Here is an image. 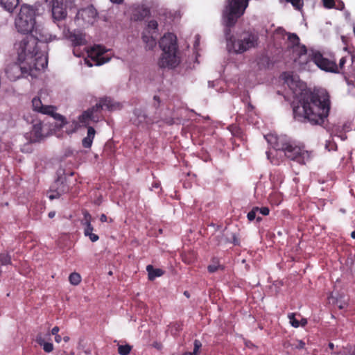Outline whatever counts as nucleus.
Wrapping results in <instances>:
<instances>
[{
	"mask_svg": "<svg viewBox=\"0 0 355 355\" xmlns=\"http://www.w3.org/2000/svg\"><path fill=\"white\" fill-rule=\"evenodd\" d=\"M18 54L19 64H13L6 69V73L8 78L15 80L21 75V71L26 67L21 64L25 63L30 70H41L48 65L47 53L45 51L40 50L37 46L35 38L29 34L19 39L15 44Z\"/></svg>",
	"mask_w": 355,
	"mask_h": 355,
	"instance_id": "1",
	"label": "nucleus"
},
{
	"mask_svg": "<svg viewBox=\"0 0 355 355\" xmlns=\"http://www.w3.org/2000/svg\"><path fill=\"white\" fill-rule=\"evenodd\" d=\"M300 105L293 107L294 117L297 120L304 119L312 125L323 126L331 109L330 96L327 92L304 94Z\"/></svg>",
	"mask_w": 355,
	"mask_h": 355,
	"instance_id": "2",
	"label": "nucleus"
},
{
	"mask_svg": "<svg viewBox=\"0 0 355 355\" xmlns=\"http://www.w3.org/2000/svg\"><path fill=\"white\" fill-rule=\"evenodd\" d=\"M288 42L290 43L289 47L293 49V51L297 53L302 64H308L312 62L321 70L327 72L337 71L336 64L332 60L324 58L320 51L307 49L305 45H301L300 38L295 33L288 34Z\"/></svg>",
	"mask_w": 355,
	"mask_h": 355,
	"instance_id": "3",
	"label": "nucleus"
},
{
	"mask_svg": "<svg viewBox=\"0 0 355 355\" xmlns=\"http://www.w3.org/2000/svg\"><path fill=\"white\" fill-rule=\"evenodd\" d=\"M250 0H227L222 14L223 24L225 26L224 33L227 46H233L235 42L231 28L235 26L238 19L243 15L248 6Z\"/></svg>",
	"mask_w": 355,
	"mask_h": 355,
	"instance_id": "4",
	"label": "nucleus"
},
{
	"mask_svg": "<svg viewBox=\"0 0 355 355\" xmlns=\"http://www.w3.org/2000/svg\"><path fill=\"white\" fill-rule=\"evenodd\" d=\"M162 50L157 64L161 69H174L180 63L176 35L171 33L164 34L159 41Z\"/></svg>",
	"mask_w": 355,
	"mask_h": 355,
	"instance_id": "5",
	"label": "nucleus"
},
{
	"mask_svg": "<svg viewBox=\"0 0 355 355\" xmlns=\"http://www.w3.org/2000/svg\"><path fill=\"white\" fill-rule=\"evenodd\" d=\"M36 9L33 6L23 5L15 19V26L18 32L27 35L31 32L36 24Z\"/></svg>",
	"mask_w": 355,
	"mask_h": 355,
	"instance_id": "6",
	"label": "nucleus"
},
{
	"mask_svg": "<svg viewBox=\"0 0 355 355\" xmlns=\"http://www.w3.org/2000/svg\"><path fill=\"white\" fill-rule=\"evenodd\" d=\"M107 109L109 111H113L119 110L121 108V104L119 103L114 102L110 98H101L98 103H96L95 106L85 111L81 116L79 117L80 123H85L88 120H91L94 122H97L99 120V113L101 110Z\"/></svg>",
	"mask_w": 355,
	"mask_h": 355,
	"instance_id": "7",
	"label": "nucleus"
},
{
	"mask_svg": "<svg viewBox=\"0 0 355 355\" xmlns=\"http://www.w3.org/2000/svg\"><path fill=\"white\" fill-rule=\"evenodd\" d=\"M32 106L35 112L43 114H47L53 117L55 121V127L61 129L66 124L65 118L55 112L56 107L53 105H44L40 96H36L32 100Z\"/></svg>",
	"mask_w": 355,
	"mask_h": 355,
	"instance_id": "8",
	"label": "nucleus"
},
{
	"mask_svg": "<svg viewBox=\"0 0 355 355\" xmlns=\"http://www.w3.org/2000/svg\"><path fill=\"white\" fill-rule=\"evenodd\" d=\"M259 37L251 32L243 33L241 39L233 42L232 48L236 53H242L258 45Z\"/></svg>",
	"mask_w": 355,
	"mask_h": 355,
	"instance_id": "9",
	"label": "nucleus"
},
{
	"mask_svg": "<svg viewBox=\"0 0 355 355\" xmlns=\"http://www.w3.org/2000/svg\"><path fill=\"white\" fill-rule=\"evenodd\" d=\"M284 155L288 159L301 164H305L306 160L309 157L307 151L291 142L286 147Z\"/></svg>",
	"mask_w": 355,
	"mask_h": 355,
	"instance_id": "10",
	"label": "nucleus"
},
{
	"mask_svg": "<svg viewBox=\"0 0 355 355\" xmlns=\"http://www.w3.org/2000/svg\"><path fill=\"white\" fill-rule=\"evenodd\" d=\"M44 2L51 10L55 20L60 21L67 17V12L63 0H44Z\"/></svg>",
	"mask_w": 355,
	"mask_h": 355,
	"instance_id": "11",
	"label": "nucleus"
},
{
	"mask_svg": "<svg viewBox=\"0 0 355 355\" xmlns=\"http://www.w3.org/2000/svg\"><path fill=\"white\" fill-rule=\"evenodd\" d=\"M106 49L101 45H94L88 51V56L96 62V65H102L110 61V58L105 55Z\"/></svg>",
	"mask_w": 355,
	"mask_h": 355,
	"instance_id": "12",
	"label": "nucleus"
},
{
	"mask_svg": "<svg viewBox=\"0 0 355 355\" xmlns=\"http://www.w3.org/2000/svg\"><path fill=\"white\" fill-rule=\"evenodd\" d=\"M265 139L277 153L278 151L284 153L286 147L290 144V141H288L286 138L278 137L272 134L266 135Z\"/></svg>",
	"mask_w": 355,
	"mask_h": 355,
	"instance_id": "13",
	"label": "nucleus"
},
{
	"mask_svg": "<svg viewBox=\"0 0 355 355\" xmlns=\"http://www.w3.org/2000/svg\"><path fill=\"white\" fill-rule=\"evenodd\" d=\"M29 35H33L36 40V42L47 43L51 41V35L40 25H35L33 31L30 32Z\"/></svg>",
	"mask_w": 355,
	"mask_h": 355,
	"instance_id": "14",
	"label": "nucleus"
},
{
	"mask_svg": "<svg viewBox=\"0 0 355 355\" xmlns=\"http://www.w3.org/2000/svg\"><path fill=\"white\" fill-rule=\"evenodd\" d=\"M31 123H32V128L30 131V140L31 142L39 141L44 137L42 133V122L41 120L32 119Z\"/></svg>",
	"mask_w": 355,
	"mask_h": 355,
	"instance_id": "15",
	"label": "nucleus"
},
{
	"mask_svg": "<svg viewBox=\"0 0 355 355\" xmlns=\"http://www.w3.org/2000/svg\"><path fill=\"white\" fill-rule=\"evenodd\" d=\"M91 218L92 216L89 213L87 212L85 214V223H83L85 225L84 234L85 236H88L91 241L96 242L99 239V237L97 234L92 232L94 227L91 224Z\"/></svg>",
	"mask_w": 355,
	"mask_h": 355,
	"instance_id": "16",
	"label": "nucleus"
},
{
	"mask_svg": "<svg viewBox=\"0 0 355 355\" xmlns=\"http://www.w3.org/2000/svg\"><path fill=\"white\" fill-rule=\"evenodd\" d=\"M97 15V11L93 6H89L85 8H83L78 12V15H79L84 21H87L88 23L94 19Z\"/></svg>",
	"mask_w": 355,
	"mask_h": 355,
	"instance_id": "17",
	"label": "nucleus"
},
{
	"mask_svg": "<svg viewBox=\"0 0 355 355\" xmlns=\"http://www.w3.org/2000/svg\"><path fill=\"white\" fill-rule=\"evenodd\" d=\"M135 119H132L133 123L137 125H142L143 124H151L153 123V120L148 117L144 111L136 110L135 111Z\"/></svg>",
	"mask_w": 355,
	"mask_h": 355,
	"instance_id": "18",
	"label": "nucleus"
},
{
	"mask_svg": "<svg viewBox=\"0 0 355 355\" xmlns=\"http://www.w3.org/2000/svg\"><path fill=\"white\" fill-rule=\"evenodd\" d=\"M280 78L284 80V83L286 84L291 89H293L297 86L298 77L294 76L292 72H284L282 73Z\"/></svg>",
	"mask_w": 355,
	"mask_h": 355,
	"instance_id": "19",
	"label": "nucleus"
},
{
	"mask_svg": "<svg viewBox=\"0 0 355 355\" xmlns=\"http://www.w3.org/2000/svg\"><path fill=\"white\" fill-rule=\"evenodd\" d=\"M96 131L93 127L89 126L87 128V135L82 141V144L84 148H89L93 142Z\"/></svg>",
	"mask_w": 355,
	"mask_h": 355,
	"instance_id": "20",
	"label": "nucleus"
},
{
	"mask_svg": "<svg viewBox=\"0 0 355 355\" xmlns=\"http://www.w3.org/2000/svg\"><path fill=\"white\" fill-rule=\"evenodd\" d=\"M146 270L148 272V279L150 281H153L156 277H161L164 274L163 270L160 268H154L152 265H148L146 266Z\"/></svg>",
	"mask_w": 355,
	"mask_h": 355,
	"instance_id": "21",
	"label": "nucleus"
},
{
	"mask_svg": "<svg viewBox=\"0 0 355 355\" xmlns=\"http://www.w3.org/2000/svg\"><path fill=\"white\" fill-rule=\"evenodd\" d=\"M225 267L220 264V259L218 257H213L211 263L207 266V270L209 273H214L218 270H223Z\"/></svg>",
	"mask_w": 355,
	"mask_h": 355,
	"instance_id": "22",
	"label": "nucleus"
},
{
	"mask_svg": "<svg viewBox=\"0 0 355 355\" xmlns=\"http://www.w3.org/2000/svg\"><path fill=\"white\" fill-rule=\"evenodd\" d=\"M19 3V0H0L1 6L8 12H12Z\"/></svg>",
	"mask_w": 355,
	"mask_h": 355,
	"instance_id": "23",
	"label": "nucleus"
},
{
	"mask_svg": "<svg viewBox=\"0 0 355 355\" xmlns=\"http://www.w3.org/2000/svg\"><path fill=\"white\" fill-rule=\"evenodd\" d=\"M228 130L231 132L232 135L236 137H242V130L239 126L236 124H232L228 127Z\"/></svg>",
	"mask_w": 355,
	"mask_h": 355,
	"instance_id": "24",
	"label": "nucleus"
},
{
	"mask_svg": "<svg viewBox=\"0 0 355 355\" xmlns=\"http://www.w3.org/2000/svg\"><path fill=\"white\" fill-rule=\"evenodd\" d=\"M69 281L72 285L77 286L81 282V276L78 272H72L69 275Z\"/></svg>",
	"mask_w": 355,
	"mask_h": 355,
	"instance_id": "25",
	"label": "nucleus"
},
{
	"mask_svg": "<svg viewBox=\"0 0 355 355\" xmlns=\"http://www.w3.org/2000/svg\"><path fill=\"white\" fill-rule=\"evenodd\" d=\"M132 349V347L128 344L124 345H119L118 346V353L120 355H128L131 350Z\"/></svg>",
	"mask_w": 355,
	"mask_h": 355,
	"instance_id": "26",
	"label": "nucleus"
},
{
	"mask_svg": "<svg viewBox=\"0 0 355 355\" xmlns=\"http://www.w3.org/2000/svg\"><path fill=\"white\" fill-rule=\"evenodd\" d=\"M85 39L82 35H74L72 37V42L74 46H80L85 44Z\"/></svg>",
	"mask_w": 355,
	"mask_h": 355,
	"instance_id": "27",
	"label": "nucleus"
},
{
	"mask_svg": "<svg viewBox=\"0 0 355 355\" xmlns=\"http://www.w3.org/2000/svg\"><path fill=\"white\" fill-rule=\"evenodd\" d=\"M0 263L3 266L11 264V257L8 253L0 254Z\"/></svg>",
	"mask_w": 355,
	"mask_h": 355,
	"instance_id": "28",
	"label": "nucleus"
},
{
	"mask_svg": "<svg viewBox=\"0 0 355 355\" xmlns=\"http://www.w3.org/2000/svg\"><path fill=\"white\" fill-rule=\"evenodd\" d=\"M286 1L291 3L293 8L297 10H301L304 6L303 0H286Z\"/></svg>",
	"mask_w": 355,
	"mask_h": 355,
	"instance_id": "29",
	"label": "nucleus"
},
{
	"mask_svg": "<svg viewBox=\"0 0 355 355\" xmlns=\"http://www.w3.org/2000/svg\"><path fill=\"white\" fill-rule=\"evenodd\" d=\"M142 39L144 42L148 44L147 46L149 49H153V47L156 44L155 40L153 39V37L143 35Z\"/></svg>",
	"mask_w": 355,
	"mask_h": 355,
	"instance_id": "30",
	"label": "nucleus"
},
{
	"mask_svg": "<svg viewBox=\"0 0 355 355\" xmlns=\"http://www.w3.org/2000/svg\"><path fill=\"white\" fill-rule=\"evenodd\" d=\"M288 318H289L290 320V323L291 324L293 327H295V328H297L300 326V322L298 321V320H297L295 318V314L292 313H289L288 315Z\"/></svg>",
	"mask_w": 355,
	"mask_h": 355,
	"instance_id": "31",
	"label": "nucleus"
},
{
	"mask_svg": "<svg viewBox=\"0 0 355 355\" xmlns=\"http://www.w3.org/2000/svg\"><path fill=\"white\" fill-rule=\"evenodd\" d=\"M269 200L272 204H275L276 205H278L282 200L280 199L279 195L277 193H274V194L270 195L269 197Z\"/></svg>",
	"mask_w": 355,
	"mask_h": 355,
	"instance_id": "32",
	"label": "nucleus"
},
{
	"mask_svg": "<svg viewBox=\"0 0 355 355\" xmlns=\"http://www.w3.org/2000/svg\"><path fill=\"white\" fill-rule=\"evenodd\" d=\"M259 207H254L252 209L248 212L247 217L250 221H252L256 218L257 213L258 212Z\"/></svg>",
	"mask_w": 355,
	"mask_h": 355,
	"instance_id": "33",
	"label": "nucleus"
},
{
	"mask_svg": "<svg viewBox=\"0 0 355 355\" xmlns=\"http://www.w3.org/2000/svg\"><path fill=\"white\" fill-rule=\"evenodd\" d=\"M323 6L327 9L334 8L335 6V0H322Z\"/></svg>",
	"mask_w": 355,
	"mask_h": 355,
	"instance_id": "34",
	"label": "nucleus"
},
{
	"mask_svg": "<svg viewBox=\"0 0 355 355\" xmlns=\"http://www.w3.org/2000/svg\"><path fill=\"white\" fill-rule=\"evenodd\" d=\"M332 355H355V351L344 349L336 353H334Z\"/></svg>",
	"mask_w": 355,
	"mask_h": 355,
	"instance_id": "35",
	"label": "nucleus"
},
{
	"mask_svg": "<svg viewBox=\"0 0 355 355\" xmlns=\"http://www.w3.org/2000/svg\"><path fill=\"white\" fill-rule=\"evenodd\" d=\"M53 349H54V347H53V343H51L46 342L43 345V349L46 353H50V352H53Z\"/></svg>",
	"mask_w": 355,
	"mask_h": 355,
	"instance_id": "36",
	"label": "nucleus"
},
{
	"mask_svg": "<svg viewBox=\"0 0 355 355\" xmlns=\"http://www.w3.org/2000/svg\"><path fill=\"white\" fill-rule=\"evenodd\" d=\"M193 344H194L193 351L191 353L193 354L194 355H197V354L199 352L200 348L202 346V344H201L200 341L198 340H195Z\"/></svg>",
	"mask_w": 355,
	"mask_h": 355,
	"instance_id": "37",
	"label": "nucleus"
},
{
	"mask_svg": "<svg viewBox=\"0 0 355 355\" xmlns=\"http://www.w3.org/2000/svg\"><path fill=\"white\" fill-rule=\"evenodd\" d=\"M335 64H336L334 61H333ZM346 63V58L345 57H343L340 58V61H339V64L337 65V71L335 72V73H338L339 72V69H343L344 66H345V64Z\"/></svg>",
	"mask_w": 355,
	"mask_h": 355,
	"instance_id": "38",
	"label": "nucleus"
},
{
	"mask_svg": "<svg viewBox=\"0 0 355 355\" xmlns=\"http://www.w3.org/2000/svg\"><path fill=\"white\" fill-rule=\"evenodd\" d=\"M158 27V24L155 20H150L148 24V28L150 30H157Z\"/></svg>",
	"mask_w": 355,
	"mask_h": 355,
	"instance_id": "39",
	"label": "nucleus"
},
{
	"mask_svg": "<svg viewBox=\"0 0 355 355\" xmlns=\"http://www.w3.org/2000/svg\"><path fill=\"white\" fill-rule=\"evenodd\" d=\"M325 148L328 149V150H335L336 148V144L334 141H327Z\"/></svg>",
	"mask_w": 355,
	"mask_h": 355,
	"instance_id": "40",
	"label": "nucleus"
},
{
	"mask_svg": "<svg viewBox=\"0 0 355 355\" xmlns=\"http://www.w3.org/2000/svg\"><path fill=\"white\" fill-rule=\"evenodd\" d=\"M334 8L343 10L345 8V4L341 0H337L336 3L335 2Z\"/></svg>",
	"mask_w": 355,
	"mask_h": 355,
	"instance_id": "41",
	"label": "nucleus"
},
{
	"mask_svg": "<svg viewBox=\"0 0 355 355\" xmlns=\"http://www.w3.org/2000/svg\"><path fill=\"white\" fill-rule=\"evenodd\" d=\"M258 212H259L263 216H268L269 214L270 210L267 207H263L261 208L259 207Z\"/></svg>",
	"mask_w": 355,
	"mask_h": 355,
	"instance_id": "42",
	"label": "nucleus"
},
{
	"mask_svg": "<svg viewBox=\"0 0 355 355\" xmlns=\"http://www.w3.org/2000/svg\"><path fill=\"white\" fill-rule=\"evenodd\" d=\"M35 340H36L37 343L38 345H40V346H43V345L46 343L44 341V339L43 338V337L41 335L37 336Z\"/></svg>",
	"mask_w": 355,
	"mask_h": 355,
	"instance_id": "43",
	"label": "nucleus"
},
{
	"mask_svg": "<svg viewBox=\"0 0 355 355\" xmlns=\"http://www.w3.org/2000/svg\"><path fill=\"white\" fill-rule=\"evenodd\" d=\"M232 243L234 245H240V240H239V239L235 234H234L233 236H232Z\"/></svg>",
	"mask_w": 355,
	"mask_h": 355,
	"instance_id": "44",
	"label": "nucleus"
},
{
	"mask_svg": "<svg viewBox=\"0 0 355 355\" xmlns=\"http://www.w3.org/2000/svg\"><path fill=\"white\" fill-rule=\"evenodd\" d=\"M59 331H60V328L58 326H55L51 329V333L52 335H58Z\"/></svg>",
	"mask_w": 355,
	"mask_h": 355,
	"instance_id": "45",
	"label": "nucleus"
},
{
	"mask_svg": "<svg viewBox=\"0 0 355 355\" xmlns=\"http://www.w3.org/2000/svg\"><path fill=\"white\" fill-rule=\"evenodd\" d=\"M272 154V153L270 152H266V155H267V157L268 159L270 161V162L273 164H278V162L277 161H274L273 159H272L270 158V155Z\"/></svg>",
	"mask_w": 355,
	"mask_h": 355,
	"instance_id": "46",
	"label": "nucleus"
},
{
	"mask_svg": "<svg viewBox=\"0 0 355 355\" xmlns=\"http://www.w3.org/2000/svg\"><path fill=\"white\" fill-rule=\"evenodd\" d=\"M107 220V217L106 216L105 214H103L101 215L100 216V220L102 222V223H105L106 222Z\"/></svg>",
	"mask_w": 355,
	"mask_h": 355,
	"instance_id": "47",
	"label": "nucleus"
},
{
	"mask_svg": "<svg viewBox=\"0 0 355 355\" xmlns=\"http://www.w3.org/2000/svg\"><path fill=\"white\" fill-rule=\"evenodd\" d=\"M62 340V337L60 335H55V341L58 343H60Z\"/></svg>",
	"mask_w": 355,
	"mask_h": 355,
	"instance_id": "48",
	"label": "nucleus"
},
{
	"mask_svg": "<svg viewBox=\"0 0 355 355\" xmlns=\"http://www.w3.org/2000/svg\"><path fill=\"white\" fill-rule=\"evenodd\" d=\"M247 110H248V111L251 112L254 110V106L250 103H248V106H247Z\"/></svg>",
	"mask_w": 355,
	"mask_h": 355,
	"instance_id": "49",
	"label": "nucleus"
},
{
	"mask_svg": "<svg viewBox=\"0 0 355 355\" xmlns=\"http://www.w3.org/2000/svg\"><path fill=\"white\" fill-rule=\"evenodd\" d=\"M111 2L116 4H121L123 2V0H110Z\"/></svg>",
	"mask_w": 355,
	"mask_h": 355,
	"instance_id": "50",
	"label": "nucleus"
},
{
	"mask_svg": "<svg viewBox=\"0 0 355 355\" xmlns=\"http://www.w3.org/2000/svg\"><path fill=\"white\" fill-rule=\"evenodd\" d=\"M300 323L302 327H304L307 324V321L306 319H302Z\"/></svg>",
	"mask_w": 355,
	"mask_h": 355,
	"instance_id": "51",
	"label": "nucleus"
},
{
	"mask_svg": "<svg viewBox=\"0 0 355 355\" xmlns=\"http://www.w3.org/2000/svg\"><path fill=\"white\" fill-rule=\"evenodd\" d=\"M154 100L156 101L157 102V104L156 105L157 107L159 106V103H160V101H159V97L157 96H154Z\"/></svg>",
	"mask_w": 355,
	"mask_h": 355,
	"instance_id": "52",
	"label": "nucleus"
},
{
	"mask_svg": "<svg viewBox=\"0 0 355 355\" xmlns=\"http://www.w3.org/2000/svg\"><path fill=\"white\" fill-rule=\"evenodd\" d=\"M341 40L343 41V42L347 45V37H345V36H341Z\"/></svg>",
	"mask_w": 355,
	"mask_h": 355,
	"instance_id": "53",
	"label": "nucleus"
},
{
	"mask_svg": "<svg viewBox=\"0 0 355 355\" xmlns=\"http://www.w3.org/2000/svg\"><path fill=\"white\" fill-rule=\"evenodd\" d=\"M55 215V211H50L48 214V216L50 218H53Z\"/></svg>",
	"mask_w": 355,
	"mask_h": 355,
	"instance_id": "54",
	"label": "nucleus"
},
{
	"mask_svg": "<svg viewBox=\"0 0 355 355\" xmlns=\"http://www.w3.org/2000/svg\"><path fill=\"white\" fill-rule=\"evenodd\" d=\"M304 345H305V343L302 341H300V343H299V346H298V348L300 349H302L304 347Z\"/></svg>",
	"mask_w": 355,
	"mask_h": 355,
	"instance_id": "55",
	"label": "nucleus"
},
{
	"mask_svg": "<svg viewBox=\"0 0 355 355\" xmlns=\"http://www.w3.org/2000/svg\"><path fill=\"white\" fill-rule=\"evenodd\" d=\"M328 346H329V348L330 349H331V350H333V349H334V343H329V345H328Z\"/></svg>",
	"mask_w": 355,
	"mask_h": 355,
	"instance_id": "56",
	"label": "nucleus"
},
{
	"mask_svg": "<svg viewBox=\"0 0 355 355\" xmlns=\"http://www.w3.org/2000/svg\"><path fill=\"white\" fill-rule=\"evenodd\" d=\"M152 186H153V187L158 188V187H159L160 184H159V183L154 182V183L152 184Z\"/></svg>",
	"mask_w": 355,
	"mask_h": 355,
	"instance_id": "57",
	"label": "nucleus"
},
{
	"mask_svg": "<svg viewBox=\"0 0 355 355\" xmlns=\"http://www.w3.org/2000/svg\"><path fill=\"white\" fill-rule=\"evenodd\" d=\"M63 340L65 342V343H67L69 340V336H64L63 338Z\"/></svg>",
	"mask_w": 355,
	"mask_h": 355,
	"instance_id": "58",
	"label": "nucleus"
},
{
	"mask_svg": "<svg viewBox=\"0 0 355 355\" xmlns=\"http://www.w3.org/2000/svg\"><path fill=\"white\" fill-rule=\"evenodd\" d=\"M351 236L352 239H355V231H353L352 233H351Z\"/></svg>",
	"mask_w": 355,
	"mask_h": 355,
	"instance_id": "59",
	"label": "nucleus"
},
{
	"mask_svg": "<svg viewBox=\"0 0 355 355\" xmlns=\"http://www.w3.org/2000/svg\"><path fill=\"white\" fill-rule=\"evenodd\" d=\"M338 307H339L340 309H344L345 306L340 304V305L338 306Z\"/></svg>",
	"mask_w": 355,
	"mask_h": 355,
	"instance_id": "60",
	"label": "nucleus"
},
{
	"mask_svg": "<svg viewBox=\"0 0 355 355\" xmlns=\"http://www.w3.org/2000/svg\"><path fill=\"white\" fill-rule=\"evenodd\" d=\"M261 220H262V218H261V217H259V216H258V217L257 218V220L258 222L261 221Z\"/></svg>",
	"mask_w": 355,
	"mask_h": 355,
	"instance_id": "61",
	"label": "nucleus"
},
{
	"mask_svg": "<svg viewBox=\"0 0 355 355\" xmlns=\"http://www.w3.org/2000/svg\"><path fill=\"white\" fill-rule=\"evenodd\" d=\"M184 295H185L186 296L189 297V294H188V292H187V291H185V292H184Z\"/></svg>",
	"mask_w": 355,
	"mask_h": 355,
	"instance_id": "62",
	"label": "nucleus"
},
{
	"mask_svg": "<svg viewBox=\"0 0 355 355\" xmlns=\"http://www.w3.org/2000/svg\"><path fill=\"white\" fill-rule=\"evenodd\" d=\"M49 198H50L51 199H53V198H55V197L54 196H52V195H51V196H49Z\"/></svg>",
	"mask_w": 355,
	"mask_h": 355,
	"instance_id": "63",
	"label": "nucleus"
},
{
	"mask_svg": "<svg viewBox=\"0 0 355 355\" xmlns=\"http://www.w3.org/2000/svg\"><path fill=\"white\" fill-rule=\"evenodd\" d=\"M346 137H347L346 136H345V137H342L341 139H342V140H344Z\"/></svg>",
	"mask_w": 355,
	"mask_h": 355,
	"instance_id": "64",
	"label": "nucleus"
}]
</instances>
